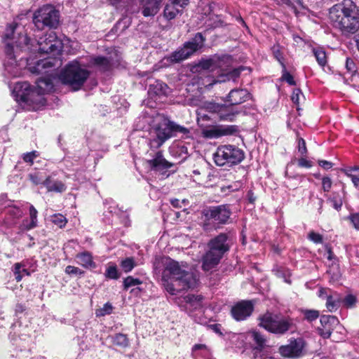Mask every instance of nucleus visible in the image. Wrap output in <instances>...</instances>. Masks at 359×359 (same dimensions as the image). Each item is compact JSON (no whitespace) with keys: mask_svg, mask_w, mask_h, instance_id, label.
Masks as SVG:
<instances>
[{"mask_svg":"<svg viewBox=\"0 0 359 359\" xmlns=\"http://www.w3.org/2000/svg\"><path fill=\"white\" fill-rule=\"evenodd\" d=\"M187 268L183 262L180 264L168 257L156 259L154 263V272L161 276L165 289L172 295L195 286L196 278Z\"/></svg>","mask_w":359,"mask_h":359,"instance_id":"f257e3e1","label":"nucleus"},{"mask_svg":"<svg viewBox=\"0 0 359 359\" xmlns=\"http://www.w3.org/2000/svg\"><path fill=\"white\" fill-rule=\"evenodd\" d=\"M329 18L332 27L344 36L349 37L359 31V11L350 0L333 6Z\"/></svg>","mask_w":359,"mask_h":359,"instance_id":"f03ea898","label":"nucleus"},{"mask_svg":"<svg viewBox=\"0 0 359 359\" xmlns=\"http://www.w3.org/2000/svg\"><path fill=\"white\" fill-rule=\"evenodd\" d=\"M149 141L151 148L158 149L177 133H189L187 128L177 125L161 114L153 116L149 123Z\"/></svg>","mask_w":359,"mask_h":359,"instance_id":"7ed1b4c3","label":"nucleus"},{"mask_svg":"<svg viewBox=\"0 0 359 359\" xmlns=\"http://www.w3.org/2000/svg\"><path fill=\"white\" fill-rule=\"evenodd\" d=\"M231 213L229 204L206 207L200 212L198 224L206 232L217 230L229 223Z\"/></svg>","mask_w":359,"mask_h":359,"instance_id":"20e7f679","label":"nucleus"},{"mask_svg":"<svg viewBox=\"0 0 359 359\" xmlns=\"http://www.w3.org/2000/svg\"><path fill=\"white\" fill-rule=\"evenodd\" d=\"M15 24H10L6 29L4 40L12 39V43L7 42L5 46L6 58L4 60V67L6 70L13 76H17L19 74V69L17 67V61L14 54V46L20 49H23L28 46L29 39L27 34L20 33L18 37L14 36Z\"/></svg>","mask_w":359,"mask_h":359,"instance_id":"39448f33","label":"nucleus"},{"mask_svg":"<svg viewBox=\"0 0 359 359\" xmlns=\"http://www.w3.org/2000/svg\"><path fill=\"white\" fill-rule=\"evenodd\" d=\"M233 57L229 55H215L201 62V66L203 69L214 71L219 69L220 74L215 83L225 82L229 80H236L239 77L241 72L244 70L243 67L231 69L233 64Z\"/></svg>","mask_w":359,"mask_h":359,"instance_id":"423d86ee","label":"nucleus"},{"mask_svg":"<svg viewBox=\"0 0 359 359\" xmlns=\"http://www.w3.org/2000/svg\"><path fill=\"white\" fill-rule=\"evenodd\" d=\"M231 245L229 233H220L210 239L208 243V250L203 257V270L209 271L218 265L224 255L229 251Z\"/></svg>","mask_w":359,"mask_h":359,"instance_id":"0eeeda50","label":"nucleus"},{"mask_svg":"<svg viewBox=\"0 0 359 359\" xmlns=\"http://www.w3.org/2000/svg\"><path fill=\"white\" fill-rule=\"evenodd\" d=\"M61 64V60L56 57H47L37 61L34 66L29 67L33 74H45L36 81V87L34 90L36 91V94L43 97V94L52 90L53 88L52 69L60 67Z\"/></svg>","mask_w":359,"mask_h":359,"instance_id":"6e6552de","label":"nucleus"},{"mask_svg":"<svg viewBox=\"0 0 359 359\" xmlns=\"http://www.w3.org/2000/svg\"><path fill=\"white\" fill-rule=\"evenodd\" d=\"M6 215L4 219L8 227L18 226L20 231H27L36 228L38 226V211L30 205L29 208V217L25 218L20 222L24 212L21 208L17 206H9L6 210Z\"/></svg>","mask_w":359,"mask_h":359,"instance_id":"1a4fd4ad","label":"nucleus"},{"mask_svg":"<svg viewBox=\"0 0 359 359\" xmlns=\"http://www.w3.org/2000/svg\"><path fill=\"white\" fill-rule=\"evenodd\" d=\"M90 76V72L76 60L69 62L60 72L59 79L62 83L76 91L83 86Z\"/></svg>","mask_w":359,"mask_h":359,"instance_id":"9d476101","label":"nucleus"},{"mask_svg":"<svg viewBox=\"0 0 359 359\" xmlns=\"http://www.w3.org/2000/svg\"><path fill=\"white\" fill-rule=\"evenodd\" d=\"M245 158L243 150L233 145L219 146L213 154V160L218 166L231 167L240 163Z\"/></svg>","mask_w":359,"mask_h":359,"instance_id":"9b49d317","label":"nucleus"},{"mask_svg":"<svg viewBox=\"0 0 359 359\" xmlns=\"http://www.w3.org/2000/svg\"><path fill=\"white\" fill-rule=\"evenodd\" d=\"M13 95L17 102H23L34 107H39L46 103L43 97L36 94L28 82H17L13 89Z\"/></svg>","mask_w":359,"mask_h":359,"instance_id":"f8f14e48","label":"nucleus"},{"mask_svg":"<svg viewBox=\"0 0 359 359\" xmlns=\"http://www.w3.org/2000/svg\"><path fill=\"white\" fill-rule=\"evenodd\" d=\"M259 325L270 332L283 334L292 326V319L266 313L259 317Z\"/></svg>","mask_w":359,"mask_h":359,"instance_id":"ddd939ff","label":"nucleus"},{"mask_svg":"<svg viewBox=\"0 0 359 359\" xmlns=\"http://www.w3.org/2000/svg\"><path fill=\"white\" fill-rule=\"evenodd\" d=\"M60 13L52 5H44L37 9L33 16V22L38 29L45 27L55 28L59 24Z\"/></svg>","mask_w":359,"mask_h":359,"instance_id":"4468645a","label":"nucleus"},{"mask_svg":"<svg viewBox=\"0 0 359 359\" xmlns=\"http://www.w3.org/2000/svg\"><path fill=\"white\" fill-rule=\"evenodd\" d=\"M203 110L217 114L219 120L226 121H233L236 116L239 113L231 104H220L215 102L204 103L203 106L200 109L198 114H201Z\"/></svg>","mask_w":359,"mask_h":359,"instance_id":"2eb2a0df","label":"nucleus"},{"mask_svg":"<svg viewBox=\"0 0 359 359\" xmlns=\"http://www.w3.org/2000/svg\"><path fill=\"white\" fill-rule=\"evenodd\" d=\"M39 51L50 53L53 55H59L63 48L62 41L57 36L55 32L51 31L44 36L39 37L37 41Z\"/></svg>","mask_w":359,"mask_h":359,"instance_id":"dca6fc26","label":"nucleus"},{"mask_svg":"<svg viewBox=\"0 0 359 359\" xmlns=\"http://www.w3.org/2000/svg\"><path fill=\"white\" fill-rule=\"evenodd\" d=\"M204 41L202 34L197 33L191 40L186 42L182 48L174 52L170 56V60L177 62L188 58L203 46Z\"/></svg>","mask_w":359,"mask_h":359,"instance_id":"f3484780","label":"nucleus"},{"mask_svg":"<svg viewBox=\"0 0 359 359\" xmlns=\"http://www.w3.org/2000/svg\"><path fill=\"white\" fill-rule=\"evenodd\" d=\"M304 346L305 342L302 338L291 339L289 344L279 347L278 352L285 358H297L303 354Z\"/></svg>","mask_w":359,"mask_h":359,"instance_id":"a211bd4d","label":"nucleus"},{"mask_svg":"<svg viewBox=\"0 0 359 359\" xmlns=\"http://www.w3.org/2000/svg\"><path fill=\"white\" fill-rule=\"evenodd\" d=\"M254 310V304L250 300H242L236 303L231 309L232 317L237 321L245 320Z\"/></svg>","mask_w":359,"mask_h":359,"instance_id":"6ab92c4d","label":"nucleus"},{"mask_svg":"<svg viewBox=\"0 0 359 359\" xmlns=\"http://www.w3.org/2000/svg\"><path fill=\"white\" fill-rule=\"evenodd\" d=\"M339 320L334 316H323L320 318L321 327H318L319 334L323 338H329L334 327L339 324Z\"/></svg>","mask_w":359,"mask_h":359,"instance_id":"aec40b11","label":"nucleus"},{"mask_svg":"<svg viewBox=\"0 0 359 359\" xmlns=\"http://www.w3.org/2000/svg\"><path fill=\"white\" fill-rule=\"evenodd\" d=\"M250 97V94L247 90L236 88L229 92L226 101L234 107L248 100Z\"/></svg>","mask_w":359,"mask_h":359,"instance_id":"412c9836","label":"nucleus"},{"mask_svg":"<svg viewBox=\"0 0 359 359\" xmlns=\"http://www.w3.org/2000/svg\"><path fill=\"white\" fill-rule=\"evenodd\" d=\"M183 299L184 304L182 307L189 313L200 309L203 306V297L202 295L188 294Z\"/></svg>","mask_w":359,"mask_h":359,"instance_id":"4be33fe9","label":"nucleus"},{"mask_svg":"<svg viewBox=\"0 0 359 359\" xmlns=\"http://www.w3.org/2000/svg\"><path fill=\"white\" fill-rule=\"evenodd\" d=\"M147 163L152 170L156 171L166 170L172 166V163L163 158L161 151L156 152L153 158L147 161Z\"/></svg>","mask_w":359,"mask_h":359,"instance_id":"5701e85b","label":"nucleus"},{"mask_svg":"<svg viewBox=\"0 0 359 359\" xmlns=\"http://www.w3.org/2000/svg\"><path fill=\"white\" fill-rule=\"evenodd\" d=\"M237 131L235 126H221L205 130V136L209 138H217L223 135H232Z\"/></svg>","mask_w":359,"mask_h":359,"instance_id":"b1692460","label":"nucleus"},{"mask_svg":"<svg viewBox=\"0 0 359 359\" xmlns=\"http://www.w3.org/2000/svg\"><path fill=\"white\" fill-rule=\"evenodd\" d=\"M163 0H146L142 5V13L144 17H153L160 10Z\"/></svg>","mask_w":359,"mask_h":359,"instance_id":"393cba45","label":"nucleus"},{"mask_svg":"<svg viewBox=\"0 0 359 359\" xmlns=\"http://www.w3.org/2000/svg\"><path fill=\"white\" fill-rule=\"evenodd\" d=\"M250 335L252 340L256 344V346L253 347L252 350V356L266 352V351L265 348L266 346V340L264 337V336L257 331H252L250 333Z\"/></svg>","mask_w":359,"mask_h":359,"instance_id":"a878e982","label":"nucleus"},{"mask_svg":"<svg viewBox=\"0 0 359 359\" xmlns=\"http://www.w3.org/2000/svg\"><path fill=\"white\" fill-rule=\"evenodd\" d=\"M76 263L85 269H95L96 264L93 261V255L90 252L84 251L76 255Z\"/></svg>","mask_w":359,"mask_h":359,"instance_id":"bb28decb","label":"nucleus"},{"mask_svg":"<svg viewBox=\"0 0 359 359\" xmlns=\"http://www.w3.org/2000/svg\"><path fill=\"white\" fill-rule=\"evenodd\" d=\"M43 186L47 189L49 192H59L62 193L66 190L65 183L60 180H55L52 175L48 176L43 182Z\"/></svg>","mask_w":359,"mask_h":359,"instance_id":"cd10ccee","label":"nucleus"},{"mask_svg":"<svg viewBox=\"0 0 359 359\" xmlns=\"http://www.w3.org/2000/svg\"><path fill=\"white\" fill-rule=\"evenodd\" d=\"M182 8L179 6V4H174L173 1L169 0V3H168L163 11V15L165 18L168 20H171L180 14L182 13Z\"/></svg>","mask_w":359,"mask_h":359,"instance_id":"c85d7f7f","label":"nucleus"},{"mask_svg":"<svg viewBox=\"0 0 359 359\" xmlns=\"http://www.w3.org/2000/svg\"><path fill=\"white\" fill-rule=\"evenodd\" d=\"M341 302L342 298L340 294L334 292L326 299V308L330 312H334L339 308Z\"/></svg>","mask_w":359,"mask_h":359,"instance_id":"c756f323","label":"nucleus"},{"mask_svg":"<svg viewBox=\"0 0 359 359\" xmlns=\"http://www.w3.org/2000/svg\"><path fill=\"white\" fill-rule=\"evenodd\" d=\"M93 63L104 72L110 70L112 67L115 65V63L111 60V57L102 56L94 57Z\"/></svg>","mask_w":359,"mask_h":359,"instance_id":"7c9ffc66","label":"nucleus"},{"mask_svg":"<svg viewBox=\"0 0 359 359\" xmlns=\"http://www.w3.org/2000/svg\"><path fill=\"white\" fill-rule=\"evenodd\" d=\"M168 86L161 81H156L154 83L150 84L148 93L150 96H161L166 94Z\"/></svg>","mask_w":359,"mask_h":359,"instance_id":"2f4dec72","label":"nucleus"},{"mask_svg":"<svg viewBox=\"0 0 359 359\" xmlns=\"http://www.w3.org/2000/svg\"><path fill=\"white\" fill-rule=\"evenodd\" d=\"M342 171L351 179L355 188L359 190V166L348 167Z\"/></svg>","mask_w":359,"mask_h":359,"instance_id":"473e14b6","label":"nucleus"},{"mask_svg":"<svg viewBox=\"0 0 359 359\" xmlns=\"http://www.w3.org/2000/svg\"><path fill=\"white\" fill-rule=\"evenodd\" d=\"M111 341L114 345L119 347L126 348L129 346V339L126 334L117 333L114 335L109 336Z\"/></svg>","mask_w":359,"mask_h":359,"instance_id":"72a5a7b5","label":"nucleus"},{"mask_svg":"<svg viewBox=\"0 0 359 359\" xmlns=\"http://www.w3.org/2000/svg\"><path fill=\"white\" fill-rule=\"evenodd\" d=\"M313 53L318 65L325 67L327 64V56L325 51L322 48H313Z\"/></svg>","mask_w":359,"mask_h":359,"instance_id":"f704fd0d","label":"nucleus"},{"mask_svg":"<svg viewBox=\"0 0 359 359\" xmlns=\"http://www.w3.org/2000/svg\"><path fill=\"white\" fill-rule=\"evenodd\" d=\"M120 266L126 273L131 271L136 266L135 261L133 257H127L121 262Z\"/></svg>","mask_w":359,"mask_h":359,"instance_id":"c9c22d12","label":"nucleus"},{"mask_svg":"<svg viewBox=\"0 0 359 359\" xmlns=\"http://www.w3.org/2000/svg\"><path fill=\"white\" fill-rule=\"evenodd\" d=\"M51 222L54 224L59 226L60 228H62L66 225V224L67 222V219L63 215L57 213V214H54L51 217Z\"/></svg>","mask_w":359,"mask_h":359,"instance_id":"e433bc0d","label":"nucleus"},{"mask_svg":"<svg viewBox=\"0 0 359 359\" xmlns=\"http://www.w3.org/2000/svg\"><path fill=\"white\" fill-rule=\"evenodd\" d=\"M271 50L274 57L278 61L281 67L285 66L280 46L278 44L273 45L271 48Z\"/></svg>","mask_w":359,"mask_h":359,"instance_id":"4c0bfd02","label":"nucleus"},{"mask_svg":"<svg viewBox=\"0 0 359 359\" xmlns=\"http://www.w3.org/2000/svg\"><path fill=\"white\" fill-rule=\"evenodd\" d=\"M142 280L139 278H133V276H128L123 280V287L128 290L129 287L136 286L142 284Z\"/></svg>","mask_w":359,"mask_h":359,"instance_id":"58836bf2","label":"nucleus"},{"mask_svg":"<svg viewBox=\"0 0 359 359\" xmlns=\"http://www.w3.org/2000/svg\"><path fill=\"white\" fill-rule=\"evenodd\" d=\"M328 201L332 203V207L337 210H339L343 205V201L341 198L339 196L338 194H333V196L330 197Z\"/></svg>","mask_w":359,"mask_h":359,"instance_id":"ea45409f","label":"nucleus"},{"mask_svg":"<svg viewBox=\"0 0 359 359\" xmlns=\"http://www.w3.org/2000/svg\"><path fill=\"white\" fill-rule=\"evenodd\" d=\"M39 156V152L37 151H32L31 152L25 153L22 155V160L29 163V165H32L34 163V160Z\"/></svg>","mask_w":359,"mask_h":359,"instance_id":"a19ab883","label":"nucleus"},{"mask_svg":"<svg viewBox=\"0 0 359 359\" xmlns=\"http://www.w3.org/2000/svg\"><path fill=\"white\" fill-rule=\"evenodd\" d=\"M276 274L278 277L283 278L284 281L288 284L291 283L290 271L288 269L280 268L276 271Z\"/></svg>","mask_w":359,"mask_h":359,"instance_id":"79ce46f5","label":"nucleus"},{"mask_svg":"<svg viewBox=\"0 0 359 359\" xmlns=\"http://www.w3.org/2000/svg\"><path fill=\"white\" fill-rule=\"evenodd\" d=\"M113 311L112 305L107 302L104 304L103 307L96 311L97 316H104L106 315L111 314Z\"/></svg>","mask_w":359,"mask_h":359,"instance_id":"37998d69","label":"nucleus"},{"mask_svg":"<svg viewBox=\"0 0 359 359\" xmlns=\"http://www.w3.org/2000/svg\"><path fill=\"white\" fill-rule=\"evenodd\" d=\"M283 81H286L291 86L295 85V81L293 76L287 71L286 66L282 67V77Z\"/></svg>","mask_w":359,"mask_h":359,"instance_id":"c03bdc74","label":"nucleus"},{"mask_svg":"<svg viewBox=\"0 0 359 359\" xmlns=\"http://www.w3.org/2000/svg\"><path fill=\"white\" fill-rule=\"evenodd\" d=\"M105 276L107 278L110 279H118L119 278V276L118 273L116 266H109L106 270Z\"/></svg>","mask_w":359,"mask_h":359,"instance_id":"a18cd8bd","label":"nucleus"},{"mask_svg":"<svg viewBox=\"0 0 359 359\" xmlns=\"http://www.w3.org/2000/svg\"><path fill=\"white\" fill-rule=\"evenodd\" d=\"M303 313L304 318L311 322L316 320L319 317V312L316 310H304Z\"/></svg>","mask_w":359,"mask_h":359,"instance_id":"49530a36","label":"nucleus"},{"mask_svg":"<svg viewBox=\"0 0 359 359\" xmlns=\"http://www.w3.org/2000/svg\"><path fill=\"white\" fill-rule=\"evenodd\" d=\"M307 238L309 241L313 242L316 244L322 243L323 241V236L318 233L313 231H311L308 233Z\"/></svg>","mask_w":359,"mask_h":359,"instance_id":"de8ad7c7","label":"nucleus"},{"mask_svg":"<svg viewBox=\"0 0 359 359\" xmlns=\"http://www.w3.org/2000/svg\"><path fill=\"white\" fill-rule=\"evenodd\" d=\"M28 177L34 185L42 184L43 186L44 180L39 172L30 173Z\"/></svg>","mask_w":359,"mask_h":359,"instance_id":"09e8293b","label":"nucleus"},{"mask_svg":"<svg viewBox=\"0 0 359 359\" xmlns=\"http://www.w3.org/2000/svg\"><path fill=\"white\" fill-rule=\"evenodd\" d=\"M347 219L353 224L354 229L356 231H359V212L355 213H351Z\"/></svg>","mask_w":359,"mask_h":359,"instance_id":"8fccbe9b","label":"nucleus"},{"mask_svg":"<svg viewBox=\"0 0 359 359\" xmlns=\"http://www.w3.org/2000/svg\"><path fill=\"white\" fill-rule=\"evenodd\" d=\"M23 266L24 265L21 263H15L13 266V273L17 282H20L22 278V268Z\"/></svg>","mask_w":359,"mask_h":359,"instance_id":"3c124183","label":"nucleus"},{"mask_svg":"<svg viewBox=\"0 0 359 359\" xmlns=\"http://www.w3.org/2000/svg\"><path fill=\"white\" fill-rule=\"evenodd\" d=\"M65 273L69 275H78L83 276L84 274V271L80 269L78 267L69 265L65 268Z\"/></svg>","mask_w":359,"mask_h":359,"instance_id":"603ef678","label":"nucleus"},{"mask_svg":"<svg viewBox=\"0 0 359 359\" xmlns=\"http://www.w3.org/2000/svg\"><path fill=\"white\" fill-rule=\"evenodd\" d=\"M304 95L299 88L294 89L292 96H291V99L294 104H299L300 102L301 98H304Z\"/></svg>","mask_w":359,"mask_h":359,"instance_id":"864d4df0","label":"nucleus"},{"mask_svg":"<svg viewBox=\"0 0 359 359\" xmlns=\"http://www.w3.org/2000/svg\"><path fill=\"white\" fill-rule=\"evenodd\" d=\"M332 182L330 177H323L322 178V188L325 192H328L332 188Z\"/></svg>","mask_w":359,"mask_h":359,"instance_id":"5fc2aeb1","label":"nucleus"},{"mask_svg":"<svg viewBox=\"0 0 359 359\" xmlns=\"http://www.w3.org/2000/svg\"><path fill=\"white\" fill-rule=\"evenodd\" d=\"M344 305L347 307H352L355 305L356 302V298L355 296L352 294H348L345 297L344 299H342Z\"/></svg>","mask_w":359,"mask_h":359,"instance_id":"6e6d98bb","label":"nucleus"},{"mask_svg":"<svg viewBox=\"0 0 359 359\" xmlns=\"http://www.w3.org/2000/svg\"><path fill=\"white\" fill-rule=\"evenodd\" d=\"M298 151L302 156H305L307 153L306 142L302 137L298 139Z\"/></svg>","mask_w":359,"mask_h":359,"instance_id":"4d7b16f0","label":"nucleus"},{"mask_svg":"<svg viewBox=\"0 0 359 359\" xmlns=\"http://www.w3.org/2000/svg\"><path fill=\"white\" fill-rule=\"evenodd\" d=\"M333 292H334L329 288L321 287L318 290V297L321 299H327Z\"/></svg>","mask_w":359,"mask_h":359,"instance_id":"13d9d810","label":"nucleus"},{"mask_svg":"<svg viewBox=\"0 0 359 359\" xmlns=\"http://www.w3.org/2000/svg\"><path fill=\"white\" fill-rule=\"evenodd\" d=\"M187 203V200L183 199L182 201L177 199V198H172L170 200L171 205L176 208H182V205L184 206L186 205V203Z\"/></svg>","mask_w":359,"mask_h":359,"instance_id":"bf43d9fd","label":"nucleus"},{"mask_svg":"<svg viewBox=\"0 0 359 359\" xmlns=\"http://www.w3.org/2000/svg\"><path fill=\"white\" fill-rule=\"evenodd\" d=\"M318 165L325 170H329L333 166V163L332 162L325 160H320L318 161Z\"/></svg>","mask_w":359,"mask_h":359,"instance_id":"052dcab7","label":"nucleus"},{"mask_svg":"<svg viewBox=\"0 0 359 359\" xmlns=\"http://www.w3.org/2000/svg\"><path fill=\"white\" fill-rule=\"evenodd\" d=\"M298 165L299 167L302 168H311L312 166V163L304 158H302L298 161Z\"/></svg>","mask_w":359,"mask_h":359,"instance_id":"680f3d73","label":"nucleus"},{"mask_svg":"<svg viewBox=\"0 0 359 359\" xmlns=\"http://www.w3.org/2000/svg\"><path fill=\"white\" fill-rule=\"evenodd\" d=\"M346 67L349 72H353L355 64L352 60L348 58L346 62Z\"/></svg>","mask_w":359,"mask_h":359,"instance_id":"e2e57ef3","label":"nucleus"},{"mask_svg":"<svg viewBox=\"0 0 359 359\" xmlns=\"http://www.w3.org/2000/svg\"><path fill=\"white\" fill-rule=\"evenodd\" d=\"M25 310V306L22 304H18L15 306V312L16 313H22Z\"/></svg>","mask_w":359,"mask_h":359,"instance_id":"0e129e2a","label":"nucleus"},{"mask_svg":"<svg viewBox=\"0 0 359 359\" xmlns=\"http://www.w3.org/2000/svg\"><path fill=\"white\" fill-rule=\"evenodd\" d=\"M203 348H205V346L203 344H195L193 347V350L196 351Z\"/></svg>","mask_w":359,"mask_h":359,"instance_id":"69168bd1","label":"nucleus"},{"mask_svg":"<svg viewBox=\"0 0 359 359\" xmlns=\"http://www.w3.org/2000/svg\"><path fill=\"white\" fill-rule=\"evenodd\" d=\"M237 20L241 22L243 26H246L245 21L240 16L237 18Z\"/></svg>","mask_w":359,"mask_h":359,"instance_id":"338daca9","label":"nucleus"},{"mask_svg":"<svg viewBox=\"0 0 359 359\" xmlns=\"http://www.w3.org/2000/svg\"><path fill=\"white\" fill-rule=\"evenodd\" d=\"M180 149L182 152H184L186 155L187 154V149L185 147L182 146L181 147H180Z\"/></svg>","mask_w":359,"mask_h":359,"instance_id":"774afa93","label":"nucleus"}]
</instances>
